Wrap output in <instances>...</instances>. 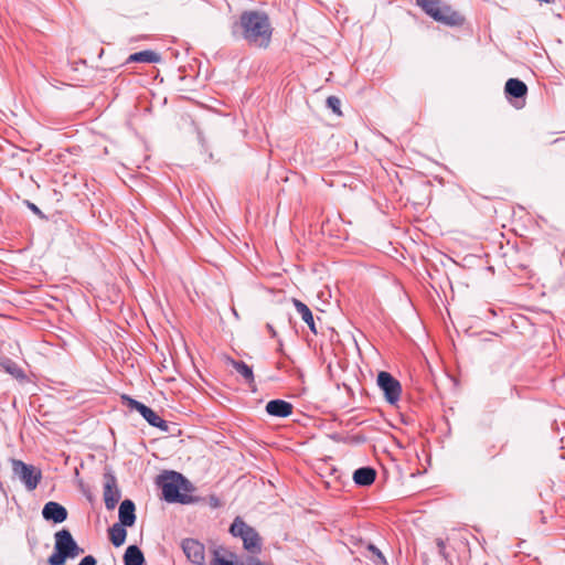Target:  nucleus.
I'll list each match as a JSON object with an SVG mask.
<instances>
[{
    "instance_id": "f257e3e1",
    "label": "nucleus",
    "mask_w": 565,
    "mask_h": 565,
    "mask_svg": "<svg viewBox=\"0 0 565 565\" xmlns=\"http://www.w3.org/2000/svg\"><path fill=\"white\" fill-rule=\"evenodd\" d=\"M271 24L266 13L260 11H244L239 21L233 26V34H238L248 44L267 47L271 39Z\"/></svg>"
},
{
    "instance_id": "f03ea898",
    "label": "nucleus",
    "mask_w": 565,
    "mask_h": 565,
    "mask_svg": "<svg viewBox=\"0 0 565 565\" xmlns=\"http://www.w3.org/2000/svg\"><path fill=\"white\" fill-rule=\"evenodd\" d=\"M157 484L161 488L167 502L189 504L194 501L193 497L188 494L192 490L191 483L177 471H164L157 478Z\"/></svg>"
},
{
    "instance_id": "7ed1b4c3",
    "label": "nucleus",
    "mask_w": 565,
    "mask_h": 565,
    "mask_svg": "<svg viewBox=\"0 0 565 565\" xmlns=\"http://www.w3.org/2000/svg\"><path fill=\"white\" fill-rule=\"evenodd\" d=\"M417 6L435 21L449 25H461L463 17L441 0H417Z\"/></svg>"
},
{
    "instance_id": "20e7f679",
    "label": "nucleus",
    "mask_w": 565,
    "mask_h": 565,
    "mask_svg": "<svg viewBox=\"0 0 565 565\" xmlns=\"http://www.w3.org/2000/svg\"><path fill=\"white\" fill-rule=\"evenodd\" d=\"M230 533L243 541L244 548L255 556L262 552L263 540L258 532L248 525L241 516H236L230 526Z\"/></svg>"
},
{
    "instance_id": "39448f33",
    "label": "nucleus",
    "mask_w": 565,
    "mask_h": 565,
    "mask_svg": "<svg viewBox=\"0 0 565 565\" xmlns=\"http://www.w3.org/2000/svg\"><path fill=\"white\" fill-rule=\"evenodd\" d=\"M12 471L15 477L25 486L29 491L34 490L42 479L40 469L32 465H28L20 459H12Z\"/></svg>"
},
{
    "instance_id": "423d86ee",
    "label": "nucleus",
    "mask_w": 565,
    "mask_h": 565,
    "mask_svg": "<svg viewBox=\"0 0 565 565\" xmlns=\"http://www.w3.org/2000/svg\"><path fill=\"white\" fill-rule=\"evenodd\" d=\"M121 401L122 404H125L128 408L139 412L140 415L149 423V425L160 428L163 431H168V423L162 419L153 409L125 394L121 395Z\"/></svg>"
},
{
    "instance_id": "0eeeda50",
    "label": "nucleus",
    "mask_w": 565,
    "mask_h": 565,
    "mask_svg": "<svg viewBox=\"0 0 565 565\" xmlns=\"http://www.w3.org/2000/svg\"><path fill=\"white\" fill-rule=\"evenodd\" d=\"M377 385L383 391L385 399L395 405L402 394L401 383L388 372L382 371L377 375Z\"/></svg>"
},
{
    "instance_id": "6e6552de",
    "label": "nucleus",
    "mask_w": 565,
    "mask_h": 565,
    "mask_svg": "<svg viewBox=\"0 0 565 565\" xmlns=\"http://www.w3.org/2000/svg\"><path fill=\"white\" fill-rule=\"evenodd\" d=\"M120 500V491L115 475L107 470L104 473V501L107 510H113Z\"/></svg>"
},
{
    "instance_id": "1a4fd4ad",
    "label": "nucleus",
    "mask_w": 565,
    "mask_h": 565,
    "mask_svg": "<svg viewBox=\"0 0 565 565\" xmlns=\"http://www.w3.org/2000/svg\"><path fill=\"white\" fill-rule=\"evenodd\" d=\"M55 537V546L56 551H61L65 553L70 557H75L79 553H83V550L78 547L77 543L74 541L71 532L66 529L57 531L54 535Z\"/></svg>"
},
{
    "instance_id": "9d476101",
    "label": "nucleus",
    "mask_w": 565,
    "mask_h": 565,
    "mask_svg": "<svg viewBox=\"0 0 565 565\" xmlns=\"http://www.w3.org/2000/svg\"><path fill=\"white\" fill-rule=\"evenodd\" d=\"M182 550L193 564L201 565L204 562V546L199 541L193 539H185L182 541Z\"/></svg>"
},
{
    "instance_id": "9b49d317",
    "label": "nucleus",
    "mask_w": 565,
    "mask_h": 565,
    "mask_svg": "<svg viewBox=\"0 0 565 565\" xmlns=\"http://www.w3.org/2000/svg\"><path fill=\"white\" fill-rule=\"evenodd\" d=\"M42 516L46 521L62 523L67 519V510L57 502L49 501L42 509Z\"/></svg>"
},
{
    "instance_id": "f8f14e48",
    "label": "nucleus",
    "mask_w": 565,
    "mask_h": 565,
    "mask_svg": "<svg viewBox=\"0 0 565 565\" xmlns=\"http://www.w3.org/2000/svg\"><path fill=\"white\" fill-rule=\"evenodd\" d=\"M292 408V404L284 399H271L266 404V412L275 417H287L291 415Z\"/></svg>"
},
{
    "instance_id": "ddd939ff",
    "label": "nucleus",
    "mask_w": 565,
    "mask_h": 565,
    "mask_svg": "<svg viewBox=\"0 0 565 565\" xmlns=\"http://www.w3.org/2000/svg\"><path fill=\"white\" fill-rule=\"evenodd\" d=\"M119 524L124 526H132L135 524V503L131 500L126 499L121 502L119 507Z\"/></svg>"
},
{
    "instance_id": "4468645a",
    "label": "nucleus",
    "mask_w": 565,
    "mask_h": 565,
    "mask_svg": "<svg viewBox=\"0 0 565 565\" xmlns=\"http://www.w3.org/2000/svg\"><path fill=\"white\" fill-rule=\"evenodd\" d=\"M376 471L372 467H361L353 473V480L358 486H370L374 482Z\"/></svg>"
},
{
    "instance_id": "2eb2a0df",
    "label": "nucleus",
    "mask_w": 565,
    "mask_h": 565,
    "mask_svg": "<svg viewBox=\"0 0 565 565\" xmlns=\"http://www.w3.org/2000/svg\"><path fill=\"white\" fill-rule=\"evenodd\" d=\"M292 303H294L297 312L300 315L301 319L308 324L309 329L315 334H317L318 331H317L315 319H313L310 308L306 303H303L302 301H300L296 298L292 299Z\"/></svg>"
},
{
    "instance_id": "dca6fc26",
    "label": "nucleus",
    "mask_w": 565,
    "mask_h": 565,
    "mask_svg": "<svg viewBox=\"0 0 565 565\" xmlns=\"http://www.w3.org/2000/svg\"><path fill=\"white\" fill-rule=\"evenodd\" d=\"M504 92L509 96L521 98L526 95L527 86L518 78H510L505 83Z\"/></svg>"
},
{
    "instance_id": "f3484780",
    "label": "nucleus",
    "mask_w": 565,
    "mask_h": 565,
    "mask_svg": "<svg viewBox=\"0 0 565 565\" xmlns=\"http://www.w3.org/2000/svg\"><path fill=\"white\" fill-rule=\"evenodd\" d=\"M124 563L125 565H143V553L137 545H130L125 552Z\"/></svg>"
},
{
    "instance_id": "a211bd4d",
    "label": "nucleus",
    "mask_w": 565,
    "mask_h": 565,
    "mask_svg": "<svg viewBox=\"0 0 565 565\" xmlns=\"http://www.w3.org/2000/svg\"><path fill=\"white\" fill-rule=\"evenodd\" d=\"M0 367L15 379L25 377L23 370L14 361L7 356L0 358Z\"/></svg>"
},
{
    "instance_id": "6ab92c4d",
    "label": "nucleus",
    "mask_w": 565,
    "mask_h": 565,
    "mask_svg": "<svg viewBox=\"0 0 565 565\" xmlns=\"http://www.w3.org/2000/svg\"><path fill=\"white\" fill-rule=\"evenodd\" d=\"M230 364L245 380L246 383L252 384L254 382L253 370L244 361L230 359Z\"/></svg>"
},
{
    "instance_id": "aec40b11",
    "label": "nucleus",
    "mask_w": 565,
    "mask_h": 565,
    "mask_svg": "<svg viewBox=\"0 0 565 565\" xmlns=\"http://www.w3.org/2000/svg\"><path fill=\"white\" fill-rule=\"evenodd\" d=\"M160 61V56L150 50L140 51L131 54L128 57V62H137V63H157Z\"/></svg>"
},
{
    "instance_id": "412c9836",
    "label": "nucleus",
    "mask_w": 565,
    "mask_h": 565,
    "mask_svg": "<svg viewBox=\"0 0 565 565\" xmlns=\"http://www.w3.org/2000/svg\"><path fill=\"white\" fill-rule=\"evenodd\" d=\"M126 536L127 531L124 525L116 523L109 529L110 541L117 547L125 543Z\"/></svg>"
},
{
    "instance_id": "4be33fe9",
    "label": "nucleus",
    "mask_w": 565,
    "mask_h": 565,
    "mask_svg": "<svg viewBox=\"0 0 565 565\" xmlns=\"http://www.w3.org/2000/svg\"><path fill=\"white\" fill-rule=\"evenodd\" d=\"M68 556L61 552L56 551L47 558V563L50 565H63Z\"/></svg>"
},
{
    "instance_id": "5701e85b",
    "label": "nucleus",
    "mask_w": 565,
    "mask_h": 565,
    "mask_svg": "<svg viewBox=\"0 0 565 565\" xmlns=\"http://www.w3.org/2000/svg\"><path fill=\"white\" fill-rule=\"evenodd\" d=\"M327 106L332 109V111L337 115H341L340 106L341 100L337 96H329L327 98Z\"/></svg>"
},
{
    "instance_id": "b1692460",
    "label": "nucleus",
    "mask_w": 565,
    "mask_h": 565,
    "mask_svg": "<svg viewBox=\"0 0 565 565\" xmlns=\"http://www.w3.org/2000/svg\"><path fill=\"white\" fill-rule=\"evenodd\" d=\"M211 565H234V564L232 562L226 561V559L220 557L218 555H216L215 558L213 559V562L211 563Z\"/></svg>"
},
{
    "instance_id": "393cba45",
    "label": "nucleus",
    "mask_w": 565,
    "mask_h": 565,
    "mask_svg": "<svg viewBox=\"0 0 565 565\" xmlns=\"http://www.w3.org/2000/svg\"><path fill=\"white\" fill-rule=\"evenodd\" d=\"M78 565H96V559L92 555L85 556Z\"/></svg>"
},
{
    "instance_id": "a878e982",
    "label": "nucleus",
    "mask_w": 565,
    "mask_h": 565,
    "mask_svg": "<svg viewBox=\"0 0 565 565\" xmlns=\"http://www.w3.org/2000/svg\"><path fill=\"white\" fill-rule=\"evenodd\" d=\"M369 550L372 551L382 562L385 561L384 555L382 554V552L376 546L371 544L369 546Z\"/></svg>"
},
{
    "instance_id": "bb28decb",
    "label": "nucleus",
    "mask_w": 565,
    "mask_h": 565,
    "mask_svg": "<svg viewBox=\"0 0 565 565\" xmlns=\"http://www.w3.org/2000/svg\"><path fill=\"white\" fill-rule=\"evenodd\" d=\"M266 328L270 332L271 337L275 338L277 335L276 330L274 329V327L270 323H267Z\"/></svg>"
},
{
    "instance_id": "cd10ccee",
    "label": "nucleus",
    "mask_w": 565,
    "mask_h": 565,
    "mask_svg": "<svg viewBox=\"0 0 565 565\" xmlns=\"http://www.w3.org/2000/svg\"><path fill=\"white\" fill-rule=\"evenodd\" d=\"M30 207L32 209V211H34L35 213H40V210L39 207L35 205V204H30Z\"/></svg>"
}]
</instances>
